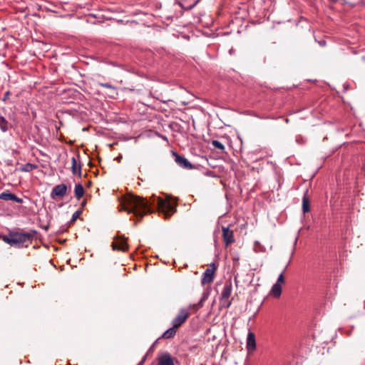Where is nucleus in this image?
I'll return each mask as SVG.
<instances>
[{"label": "nucleus", "mask_w": 365, "mask_h": 365, "mask_svg": "<svg viewBox=\"0 0 365 365\" xmlns=\"http://www.w3.org/2000/svg\"><path fill=\"white\" fill-rule=\"evenodd\" d=\"M120 210L140 217L152 212L148 200L134 195H128L123 198L120 202Z\"/></svg>", "instance_id": "1"}, {"label": "nucleus", "mask_w": 365, "mask_h": 365, "mask_svg": "<svg viewBox=\"0 0 365 365\" xmlns=\"http://www.w3.org/2000/svg\"><path fill=\"white\" fill-rule=\"evenodd\" d=\"M36 234L35 230H30L27 232H14L9 236L4 237V241L10 245H16L19 247H28Z\"/></svg>", "instance_id": "2"}, {"label": "nucleus", "mask_w": 365, "mask_h": 365, "mask_svg": "<svg viewBox=\"0 0 365 365\" xmlns=\"http://www.w3.org/2000/svg\"><path fill=\"white\" fill-rule=\"evenodd\" d=\"M150 204L156 205L158 211L164 214L165 218L166 219L176 210L169 200L163 199L160 197L153 196Z\"/></svg>", "instance_id": "3"}, {"label": "nucleus", "mask_w": 365, "mask_h": 365, "mask_svg": "<svg viewBox=\"0 0 365 365\" xmlns=\"http://www.w3.org/2000/svg\"><path fill=\"white\" fill-rule=\"evenodd\" d=\"M232 292V284L230 282H227L222 289L220 297V307L227 309L232 304L230 297Z\"/></svg>", "instance_id": "4"}, {"label": "nucleus", "mask_w": 365, "mask_h": 365, "mask_svg": "<svg viewBox=\"0 0 365 365\" xmlns=\"http://www.w3.org/2000/svg\"><path fill=\"white\" fill-rule=\"evenodd\" d=\"M190 316V313L187 310L185 309H182L179 311L177 317L173 319L172 322V324L175 327V328L180 327Z\"/></svg>", "instance_id": "5"}, {"label": "nucleus", "mask_w": 365, "mask_h": 365, "mask_svg": "<svg viewBox=\"0 0 365 365\" xmlns=\"http://www.w3.org/2000/svg\"><path fill=\"white\" fill-rule=\"evenodd\" d=\"M158 365H175V359L167 351L160 353L157 357Z\"/></svg>", "instance_id": "6"}, {"label": "nucleus", "mask_w": 365, "mask_h": 365, "mask_svg": "<svg viewBox=\"0 0 365 365\" xmlns=\"http://www.w3.org/2000/svg\"><path fill=\"white\" fill-rule=\"evenodd\" d=\"M215 272V267L214 264L210 265L208 268L205 269L202 274L201 283L202 285L210 284L212 282L214 279V274Z\"/></svg>", "instance_id": "7"}, {"label": "nucleus", "mask_w": 365, "mask_h": 365, "mask_svg": "<svg viewBox=\"0 0 365 365\" xmlns=\"http://www.w3.org/2000/svg\"><path fill=\"white\" fill-rule=\"evenodd\" d=\"M112 247L113 250L125 252L128 249V245L125 238L122 237H116L112 243Z\"/></svg>", "instance_id": "8"}, {"label": "nucleus", "mask_w": 365, "mask_h": 365, "mask_svg": "<svg viewBox=\"0 0 365 365\" xmlns=\"http://www.w3.org/2000/svg\"><path fill=\"white\" fill-rule=\"evenodd\" d=\"M222 239L226 246H228L235 242V237L234 232L232 230H230L229 227H222Z\"/></svg>", "instance_id": "9"}, {"label": "nucleus", "mask_w": 365, "mask_h": 365, "mask_svg": "<svg viewBox=\"0 0 365 365\" xmlns=\"http://www.w3.org/2000/svg\"><path fill=\"white\" fill-rule=\"evenodd\" d=\"M67 192V186L65 184H59L56 185L51 192V197L52 199H56V197H63Z\"/></svg>", "instance_id": "10"}, {"label": "nucleus", "mask_w": 365, "mask_h": 365, "mask_svg": "<svg viewBox=\"0 0 365 365\" xmlns=\"http://www.w3.org/2000/svg\"><path fill=\"white\" fill-rule=\"evenodd\" d=\"M173 155L175 156V163L181 168H185V169H192V164L182 155H180L177 154L176 153H173Z\"/></svg>", "instance_id": "11"}, {"label": "nucleus", "mask_w": 365, "mask_h": 365, "mask_svg": "<svg viewBox=\"0 0 365 365\" xmlns=\"http://www.w3.org/2000/svg\"><path fill=\"white\" fill-rule=\"evenodd\" d=\"M247 349L249 353H252L256 349L255 335L251 331H249L247 337Z\"/></svg>", "instance_id": "12"}, {"label": "nucleus", "mask_w": 365, "mask_h": 365, "mask_svg": "<svg viewBox=\"0 0 365 365\" xmlns=\"http://www.w3.org/2000/svg\"><path fill=\"white\" fill-rule=\"evenodd\" d=\"M0 200H12L18 203H22L23 200L19 197H17L16 195L9 192L8 191L4 192L0 194Z\"/></svg>", "instance_id": "13"}, {"label": "nucleus", "mask_w": 365, "mask_h": 365, "mask_svg": "<svg viewBox=\"0 0 365 365\" xmlns=\"http://www.w3.org/2000/svg\"><path fill=\"white\" fill-rule=\"evenodd\" d=\"M207 297H208V294L203 293L200 302L197 304H194L191 305L190 307L191 309H194L195 312L197 311L199 309H200L203 307L204 302L207 300Z\"/></svg>", "instance_id": "14"}, {"label": "nucleus", "mask_w": 365, "mask_h": 365, "mask_svg": "<svg viewBox=\"0 0 365 365\" xmlns=\"http://www.w3.org/2000/svg\"><path fill=\"white\" fill-rule=\"evenodd\" d=\"M81 165L78 164L77 160L75 157L71 158V170L73 174H79L81 175Z\"/></svg>", "instance_id": "15"}, {"label": "nucleus", "mask_w": 365, "mask_h": 365, "mask_svg": "<svg viewBox=\"0 0 365 365\" xmlns=\"http://www.w3.org/2000/svg\"><path fill=\"white\" fill-rule=\"evenodd\" d=\"M270 294L274 297H279L282 294L281 285L274 284L271 289Z\"/></svg>", "instance_id": "16"}, {"label": "nucleus", "mask_w": 365, "mask_h": 365, "mask_svg": "<svg viewBox=\"0 0 365 365\" xmlns=\"http://www.w3.org/2000/svg\"><path fill=\"white\" fill-rule=\"evenodd\" d=\"M75 196L77 199H81L84 195L83 187L81 184H76L74 189Z\"/></svg>", "instance_id": "17"}, {"label": "nucleus", "mask_w": 365, "mask_h": 365, "mask_svg": "<svg viewBox=\"0 0 365 365\" xmlns=\"http://www.w3.org/2000/svg\"><path fill=\"white\" fill-rule=\"evenodd\" d=\"M178 328H175V327L173 325L172 328L168 329L167 331H165L163 334V337L165 339H170L175 336L176 333V329Z\"/></svg>", "instance_id": "18"}, {"label": "nucleus", "mask_w": 365, "mask_h": 365, "mask_svg": "<svg viewBox=\"0 0 365 365\" xmlns=\"http://www.w3.org/2000/svg\"><path fill=\"white\" fill-rule=\"evenodd\" d=\"M302 210L304 213L309 211V201L307 195H304L302 198Z\"/></svg>", "instance_id": "19"}, {"label": "nucleus", "mask_w": 365, "mask_h": 365, "mask_svg": "<svg viewBox=\"0 0 365 365\" xmlns=\"http://www.w3.org/2000/svg\"><path fill=\"white\" fill-rule=\"evenodd\" d=\"M0 129L3 132H6L8 130V121L3 116H0Z\"/></svg>", "instance_id": "20"}, {"label": "nucleus", "mask_w": 365, "mask_h": 365, "mask_svg": "<svg viewBox=\"0 0 365 365\" xmlns=\"http://www.w3.org/2000/svg\"><path fill=\"white\" fill-rule=\"evenodd\" d=\"M212 145L215 148L219 149V150H225V146H224V145H223L221 142H220V141H218V140H212Z\"/></svg>", "instance_id": "21"}, {"label": "nucleus", "mask_w": 365, "mask_h": 365, "mask_svg": "<svg viewBox=\"0 0 365 365\" xmlns=\"http://www.w3.org/2000/svg\"><path fill=\"white\" fill-rule=\"evenodd\" d=\"M36 168V166L31 163H27L25 165L24 168H23V170L26 172L32 171Z\"/></svg>", "instance_id": "22"}, {"label": "nucleus", "mask_w": 365, "mask_h": 365, "mask_svg": "<svg viewBox=\"0 0 365 365\" xmlns=\"http://www.w3.org/2000/svg\"><path fill=\"white\" fill-rule=\"evenodd\" d=\"M99 86L101 87H103V88H110V89H113V90L115 89V88L113 86H112L111 84H110L108 83H99Z\"/></svg>", "instance_id": "23"}, {"label": "nucleus", "mask_w": 365, "mask_h": 365, "mask_svg": "<svg viewBox=\"0 0 365 365\" xmlns=\"http://www.w3.org/2000/svg\"><path fill=\"white\" fill-rule=\"evenodd\" d=\"M284 282V277L283 272H282L279 275V277L277 278V282L275 284H278L281 285V284H283Z\"/></svg>", "instance_id": "24"}, {"label": "nucleus", "mask_w": 365, "mask_h": 365, "mask_svg": "<svg viewBox=\"0 0 365 365\" xmlns=\"http://www.w3.org/2000/svg\"><path fill=\"white\" fill-rule=\"evenodd\" d=\"M80 212L78 211L75 212L72 216V221H75L79 216Z\"/></svg>", "instance_id": "25"}, {"label": "nucleus", "mask_w": 365, "mask_h": 365, "mask_svg": "<svg viewBox=\"0 0 365 365\" xmlns=\"http://www.w3.org/2000/svg\"><path fill=\"white\" fill-rule=\"evenodd\" d=\"M9 91H7L5 94H4V101H6V98H9Z\"/></svg>", "instance_id": "26"}, {"label": "nucleus", "mask_w": 365, "mask_h": 365, "mask_svg": "<svg viewBox=\"0 0 365 365\" xmlns=\"http://www.w3.org/2000/svg\"><path fill=\"white\" fill-rule=\"evenodd\" d=\"M322 45H324L325 44V42H322L321 43Z\"/></svg>", "instance_id": "27"}, {"label": "nucleus", "mask_w": 365, "mask_h": 365, "mask_svg": "<svg viewBox=\"0 0 365 365\" xmlns=\"http://www.w3.org/2000/svg\"><path fill=\"white\" fill-rule=\"evenodd\" d=\"M322 45H324L325 44V42H322L321 43Z\"/></svg>", "instance_id": "28"}]
</instances>
